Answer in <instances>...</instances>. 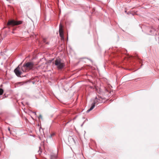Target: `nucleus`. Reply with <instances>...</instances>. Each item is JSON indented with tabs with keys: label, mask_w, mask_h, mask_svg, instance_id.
<instances>
[{
	"label": "nucleus",
	"mask_w": 159,
	"mask_h": 159,
	"mask_svg": "<svg viewBox=\"0 0 159 159\" xmlns=\"http://www.w3.org/2000/svg\"><path fill=\"white\" fill-rule=\"evenodd\" d=\"M34 68V63L31 61H28L24 64L22 67V71L26 72L27 70H33Z\"/></svg>",
	"instance_id": "obj_1"
},
{
	"label": "nucleus",
	"mask_w": 159,
	"mask_h": 159,
	"mask_svg": "<svg viewBox=\"0 0 159 159\" xmlns=\"http://www.w3.org/2000/svg\"><path fill=\"white\" fill-rule=\"evenodd\" d=\"M53 63L59 70L62 69L65 66L64 61L60 58H56Z\"/></svg>",
	"instance_id": "obj_2"
},
{
	"label": "nucleus",
	"mask_w": 159,
	"mask_h": 159,
	"mask_svg": "<svg viewBox=\"0 0 159 159\" xmlns=\"http://www.w3.org/2000/svg\"><path fill=\"white\" fill-rule=\"evenodd\" d=\"M22 21H17L14 20H9L7 23V26H14L15 25H20L22 23Z\"/></svg>",
	"instance_id": "obj_3"
},
{
	"label": "nucleus",
	"mask_w": 159,
	"mask_h": 159,
	"mask_svg": "<svg viewBox=\"0 0 159 159\" xmlns=\"http://www.w3.org/2000/svg\"><path fill=\"white\" fill-rule=\"evenodd\" d=\"M22 66L21 64L19 65L14 70V72L18 77H20V75L22 73Z\"/></svg>",
	"instance_id": "obj_4"
},
{
	"label": "nucleus",
	"mask_w": 159,
	"mask_h": 159,
	"mask_svg": "<svg viewBox=\"0 0 159 159\" xmlns=\"http://www.w3.org/2000/svg\"><path fill=\"white\" fill-rule=\"evenodd\" d=\"M96 102V104L98 105L99 103H102L103 102V98L100 96H98V98L96 97L94 100L93 102Z\"/></svg>",
	"instance_id": "obj_5"
},
{
	"label": "nucleus",
	"mask_w": 159,
	"mask_h": 159,
	"mask_svg": "<svg viewBox=\"0 0 159 159\" xmlns=\"http://www.w3.org/2000/svg\"><path fill=\"white\" fill-rule=\"evenodd\" d=\"M76 139V137H70V138H69V139H70V141L72 142V143H74L75 144H76L75 139Z\"/></svg>",
	"instance_id": "obj_6"
},
{
	"label": "nucleus",
	"mask_w": 159,
	"mask_h": 159,
	"mask_svg": "<svg viewBox=\"0 0 159 159\" xmlns=\"http://www.w3.org/2000/svg\"><path fill=\"white\" fill-rule=\"evenodd\" d=\"M151 35H156L155 30L154 28H152L149 31Z\"/></svg>",
	"instance_id": "obj_7"
},
{
	"label": "nucleus",
	"mask_w": 159,
	"mask_h": 159,
	"mask_svg": "<svg viewBox=\"0 0 159 159\" xmlns=\"http://www.w3.org/2000/svg\"><path fill=\"white\" fill-rule=\"evenodd\" d=\"M59 32L61 33H63V26L61 24H60L59 25Z\"/></svg>",
	"instance_id": "obj_8"
},
{
	"label": "nucleus",
	"mask_w": 159,
	"mask_h": 159,
	"mask_svg": "<svg viewBox=\"0 0 159 159\" xmlns=\"http://www.w3.org/2000/svg\"><path fill=\"white\" fill-rule=\"evenodd\" d=\"M96 104V102L95 101V102H93L92 103L91 106V107L89 108L90 110H92L94 107L95 106Z\"/></svg>",
	"instance_id": "obj_9"
},
{
	"label": "nucleus",
	"mask_w": 159,
	"mask_h": 159,
	"mask_svg": "<svg viewBox=\"0 0 159 159\" xmlns=\"http://www.w3.org/2000/svg\"><path fill=\"white\" fill-rule=\"evenodd\" d=\"M59 35H60V37H61V39H64V33H60Z\"/></svg>",
	"instance_id": "obj_10"
},
{
	"label": "nucleus",
	"mask_w": 159,
	"mask_h": 159,
	"mask_svg": "<svg viewBox=\"0 0 159 159\" xmlns=\"http://www.w3.org/2000/svg\"><path fill=\"white\" fill-rule=\"evenodd\" d=\"M3 93V90L2 89H0V95H2Z\"/></svg>",
	"instance_id": "obj_11"
},
{
	"label": "nucleus",
	"mask_w": 159,
	"mask_h": 159,
	"mask_svg": "<svg viewBox=\"0 0 159 159\" xmlns=\"http://www.w3.org/2000/svg\"><path fill=\"white\" fill-rule=\"evenodd\" d=\"M54 134H51V135H50V136H49L48 137V138L51 139L52 138V136L53 135H54Z\"/></svg>",
	"instance_id": "obj_12"
},
{
	"label": "nucleus",
	"mask_w": 159,
	"mask_h": 159,
	"mask_svg": "<svg viewBox=\"0 0 159 159\" xmlns=\"http://www.w3.org/2000/svg\"><path fill=\"white\" fill-rule=\"evenodd\" d=\"M39 119H42V116H41V115H40L39 116Z\"/></svg>",
	"instance_id": "obj_13"
},
{
	"label": "nucleus",
	"mask_w": 159,
	"mask_h": 159,
	"mask_svg": "<svg viewBox=\"0 0 159 159\" xmlns=\"http://www.w3.org/2000/svg\"><path fill=\"white\" fill-rule=\"evenodd\" d=\"M91 111V110H90V109H89V110H88L87 111V113H88V112H89L90 111Z\"/></svg>",
	"instance_id": "obj_14"
},
{
	"label": "nucleus",
	"mask_w": 159,
	"mask_h": 159,
	"mask_svg": "<svg viewBox=\"0 0 159 159\" xmlns=\"http://www.w3.org/2000/svg\"><path fill=\"white\" fill-rule=\"evenodd\" d=\"M35 115H36V112H35V111H34V112H33Z\"/></svg>",
	"instance_id": "obj_15"
},
{
	"label": "nucleus",
	"mask_w": 159,
	"mask_h": 159,
	"mask_svg": "<svg viewBox=\"0 0 159 159\" xmlns=\"http://www.w3.org/2000/svg\"><path fill=\"white\" fill-rule=\"evenodd\" d=\"M8 130L10 132V133H11V131H10V129L9 128H8Z\"/></svg>",
	"instance_id": "obj_16"
},
{
	"label": "nucleus",
	"mask_w": 159,
	"mask_h": 159,
	"mask_svg": "<svg viewBox=\"0 0 159 159\" xmlns=\"http://www.w3.org/2000/svg\"><path fill=\"white\" fill-rule=\"evenodd\" d=\"M43 41L45 43V39H43Z\"/></svg>",
	"instance_id": "obj_17"
},
{
	"label": "nucleus",
	"mask_w": 159,
	"mask_h": 159,
	"mask_svg": "<svg viewBox=\"0 0 159 159\" xmlns=\"http://www.w3.org/2000/svg\"><path fill=\"white\" fill-rule=\"evenodd\" d=\"M16 29V28H13V30H15Z\"/></svg>",
	"instance_id": "obj_18"
},
{
	"label": "nucleus",
	"mask_w": 159,
	"mask_h": 159,
	"mask_svg": "<svg viewBox=\"0 0 159 159\" xmlns=\"http://www.w3.org/2000/svg\"><path fill=\"white\" fill-rule=\"evenodd\" d=\"M12 33H13V34H14V32H13V31H12Z\"/></svg>",
	"instance_id": "obj_19"
},
{
	"label": "nucleus",
	"mask_w": 159,
	"mask_h": 159,
	"mask_svg": "<svg viewBox=\"0 0 159 159\" xmlns=\"http://www.w3.org/2000/svg\"><path fill=\"white\" fill-rule=\"evenodd\" d=\"M83 125V124H82V125H81V126H82V125Z\"/></svg>",
	"instance_id": "obj_20"
},
{
	"label": "nucleus",
	"mask_w": 159,
	"mask_h": 159,
	"mask_svg": "<svg viewBox=\"0 0 159 159\" xmlns=\"http://www.w3.org/2000/svg\"><path fill=\"white\" fill-rule=\"evenodd\" d=\"M46 44H48V43H46Z\"/></svg>",
	"instance_id": "obj_21"
},
{
	"label": "nucleus",
	"mask_w": 159,
	"mask_h": 159,
	"mask_svg": "<svg viewBox=\"0 0 159 159\" xmlns=\"http://www.w3.org/2000/svg\"><path fill=\"white\" fill-rule=\"evenodd\" d=\"M69 122H69H68L67 123V124Z\"/></svg>",
	"instance_id": "obj_22"
}]
</instances>
